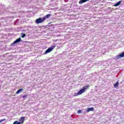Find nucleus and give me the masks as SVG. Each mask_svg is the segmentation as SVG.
I'll return each mask as SVG.
<instances>
[{
    "label": "nucleus",
    "instance_id": "f257e3e1",
    "mask_svg": "<svg viewBox=\"0 0 124 124\" xmlns=\"http://www.w3.org/2000/svg\"><path fill=\"white\" fill-rule=\"evenodd\" d=\"M90 88V85H85V87H83L81 89H80L78 93H75L74 96H78V95H81L82 93H85L86 92V90H88Z\"/></svg>",
    "mask_w": 124,
    "mask_h": 124
},
{
    "label": "nucleus",
    "instance_id": "f03ea898",
    "mask_svg": "<svg viewBox=\"0 0 124 124\" xmlns=\"http://www.w3.org/2000/svg\"><path fill=\"white\" fill-rule=\"evenodd\" d=\"M44 21H45V17L39 18L36 19V24H41V23H43Z\"/></svg>",
    "mask_w": 124,
    "mask_h": 124
},
{
    "label": "nucleus",
    "instance_id": "7ed1b4c3",
    "mask_svg": "<svg viewBox=\"0 0 124 124\" xmlns=\"http://www.w3.org/2000/svg\"><path fill=\"white\" fill-rule=\"evenodd\" d=\"M55 46H52L48 48L45 52V54H48V53H50L51 51H53L55 48Z\"/></svg>",
    "mask_w": 124,
    "mask_h": 124
},
{
    "label": "nucleus",
    "instance_id": "20e7f679",
    "mask_svg": "<svg viewBox=\"0 0 124 124\" xmlns=\"http://www.w3.org/2000/svg\"><path fill=\"white\" fill-rule=\"evenodd\" d=\"M25 119H26V117H22L20 119H19V122H18L21 123V124H24V122Z\"/></svg>",
    "mask_w": 124,
    "mask_h": 124
},
{
    "label": "nucleus",
    "instance_id": "39448f33",
    "mask_svg": "<svg viewBox=\"0 0 124 124\" xmlns=\"http://www.w3.org/2000/svg\"><path fill=\"white\" fill-rule=\"evenodd\" d=\"M121 58H124V51L117 56V59H121Z\"/></svg>",
    "mask_w": 124,
    "mask_h": 124
},
{
    "label": "nucleus",
    "instance_id": "423d86ee",
    "mask_svg": "<svg viewBox=\"0 0 124 124\" xmlns=\"http://www.w3.org/2000/svg\"><path fill=\"white\" fill-rule=\"evenodd\" d=\"M90 0H80L79 1L78 3L79 4H82V3H84V2H86Z\"/></svg>",
    "mask_w": 124,
    "mask_h": 124
},
{
    "label": "nucleus",
    "instance_id": "0eeeda50",
    "mask_svg": "<svg viewBox=\"0 0 124 124\" xmlns=\"http://www.w3.org/2000/svg\"><path fill=\"white\" fill-rule=\"evenodd\" d=\"M20 41H21V38H19L15 41L13 42V44H16V43H18V42H20Z\"/></svg>",
    "mask_w": 124,
    "mask_h": 124
},
{
    "label": "nucleus",
    "instance_id": "6e6552de",
    "mask_svg": "<svg viewBox=\"0 0 124 124\" xmlns=\"http://www.w3.org/2000/svg\"><path fill=\"white\" fill-rule=\"evenodd\" d=\"M93 108H88L87 109V112H91V111H94Z\"/></svg>",
    "mask_w": 124,
    "mask_h": 124
},
{
    "label": "nucleus",
    "instance_id": "1a4fd4ad",
    "mask_svg": "<svg viewBox=\"0 0 124 124\" xmlns=\"http://www.w3.org/2000/svg\"><path fill=\"white\" fill-rule=\"evenodd\" d=\"M51 17V14H49L46 15L45 17H43V18H45V20H46V19H49V17Z\"/></svg>",
    "mask_w": 124,
    "mask_h": 124
},
{
    "label": "nucleus",
    "instance_id": "9d476101",
    "mask_svg": "<svg viewBox=\"0 0 124 124\" xmlns=\"http://www.w3.org/2000/svg\"><path fill=\"white\" fill-rule=\"evenodd\" d=\"M23 91H24L23 89H20L17 90V92H16V94L20 93H22V92H23Z\"/></svg>",
    "mask_w": 124,
    "mask_h": 124
},
{
    "label": "nucleus",
    "instance_id": "9b49d317",
    "mask_svg": "<svg viewBox=\"0 0 124 124\" xmlns=\"http://www.w3.org/2000/svg\"><path fill=\"white\" fill-rule=\"evenodd\" d=\"M122 2L121 1H119V2H117L114 5V6H119L121 3Z\"/></svg>",
    "mask_w": 124,
    "mask_h": 124
},
{
    "label": "nucleus",
    "instance_id": "f8f14e48",
    "mask_svg": "<svg viewBox=\"0 0 124 124\" xmlns=\"http://www.w3.org/2000/svg\"><path fill=\"white\" fill-rule=\"evenodd\" d=\"M118 86H119V81H117L116 83L114 84V88H116V87H118Z\"/></svg>",
    "mask_w": 124,
    "mask_h": 124
},
{
    "label": "nucleus",
    "instance_id": "ddd939ff",
    "mask_svg": "<svg viewBox=\"0 0 124 124\" xmlns=\"http://www.w3.org/2000/svg\"><path fill=\"white\" fill-rule=\"evenodd\" d=\"M13 124H22V123L16 121L14 122Z\"/></svg>",
    "mask_w": 124,
    "mask_h": 124
},
{
    "label": "nucleus",
    "instance_id": "4468645a",
    "mask_svg": "<svg viewBox=\"0 0 124 124\" xmlns=\"http://www.w3.org/2000/svg\"><path fill=\"white\" fill-rule=\"evenodd\" d=\"M4 121H6V119L4 118V119H1L0 120V123H2V122H4Z\"/></svg>",
    "mask_w": 124,
    "mask_h": 124
},
{
    "label": "nucleus",
    "instance_id": "2eb2a0df",
    "mask_svg": "<svg viewBox=\"0 0 124 124\" xmlns=\"http://www.w3.org/2000/svg\"><path fill=\"white\" fill-rule=\"evenodd\" d=\"M81 112H82L81 110H78V114H81Z\"/></svg>",
    "mask_w": 124,
    "mask_h": 124
},
{
    "label": "nucleus",
    "instance_id": "dca6fc26",
    "mask_svg": "<svg viewBox=\"0 0 124 124\" xmlns=\"http://www.w3.org/2000/svg\"><path fill=\"white\" fill-rule=\"evenodd\" d=\"M26 37V34L24 33L23 34V35L21 36V37L22 38H24V37Z\"/></svg>",
    "mask_w": 124,
    "mask_h": 124
},
{
    "label": "nucleus",
    "instance_id": "f3484780",
    "mask_svg": "<svg viewBox=\"0 0 124 124\" xmlns=\"http://www.w3.org/2000/svg\"><path fill=\"white\" fill-rule=\"evenodd\" d=\"M28 95H24L22 96L23 98H26L27 97Z\"/></svg>",
    "mask_w": 124,
    "mask_h": 124
}]
</instances>
